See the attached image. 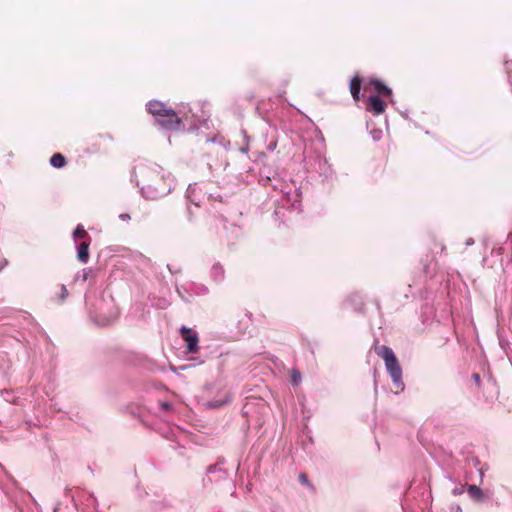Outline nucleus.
<instances>
[{"mask_svg":"<svg viewBox=\"0 0 512 512\" xmlns=\"http://www.w3.org/2000/svg\"><path fill=\"white\" fill-rule=\"evenodd\" d=\"M231 400V396L229 393H225L224 395V398L222 400H214V401H210L208 403V406L210 408H217V407H221L223 406L224 404L228 403L229 401Z\"/></svg>","mask_w":512,"mask_h":512,"instance_id":"12","label":"nucleus"},{"mask_svg":"<svg viewBox=\"0 0 512 512\" xmlns=\"http://www.w3.org/2000/svg\"><path fill=\"white\" fill-rule=\"evenodd\" d=\"M74 240L88 238V234L82 225H78L73 232Z\"/></svg>","mask_w":512,"mask_h":512,"instance_id":"13","label":"nucleus"},{"mask_svg":"<svg viewBox=\"0 0 512 512\" xmlns=\"http://www.w3.org/2000/svg\"><path fill=\"white\" fill-rule=\"evenodd\" d=\"M180 333L183 338V340L187 344V350L189 353H197L199 350L198 342V334L194 331H192L190 328L186 326H182L180 328Z\"/></svg>","mask_w":512,"mask_h":512,"instance_id":"3","label":"nucleus"},{"mask_svg":"<svg viewBox=\"0 0 512 512\" xmlns=\"http://www.w3.org/2000/svg\"><path fill=\"white\" fill-rule=\"evenodd\" d=\"M168 269L171 273H176L177 271H173L172 268L168 265Z\"/></svg>","mask_w":512,"mask_h":512,"instance_id":"29","label":"nucleus"},{"mask_svg":"<svg viewBox=\"0 0 512 512\" xmlns=\"http://www.w3.org/2000/svg\"><path fill=\"white\" fill-rule=\"evenodd\" d=\"M451 512H462V508L459 505H452L450 508Z\"/></svg>","mask_w":512,"mask_h":512,"instance_id":"19","label":"nucleus"},{"mask_svg":"<svg viewBox=\"0 0 512 512\" xmlns=\"http://www.w3.org/2000/svg\"><path fill=\"white\" fill-rule=\"evenodd\" d=\"M50 164L54 168H62L66 165V159L65 157L60 153H55L50 158Z\"/></svg>","mask_w":512,"mask_h":512,"instance_id":"9","label":"nucleus"},{"mask_svg":"<svg viewBox=\"0 0 512 512\" xmlns=\"http://www.w3.org/2000/svg\"><path fill=\"white\" fill-rule=\"evenodd\" d=\"M467 245H472L474 244V241L473 239H468L467 242H466Z\"/></svg>","mask_w":512,"mask_h":512,"instance_id":"25","label":"nucleus"},{"mask_svg":"<svg viewBox=\"0 0 512 512\" xmlns=\"http://www.w3.org/2000/svg\"><path fill=\"white\" fill-rule=\"evenodd\" d=\"M91 274H92L91 268L82 269L75 275L74 281L86 282L88 280V278L91 276Z\"/></svg>","mask_w":512,"mask_h":512,"instance_id":"11","label":"nucleus"},{"mask_svg":"<svg viewBox=\"0 0 512 512\" xmlns=\"http://www.w3.org/2000/svg\"><path fill=\"white\" fill-rule=\"evenodd\" d=\"M147 110L154 117L157 124L166 130H176L181 124L176 112L165 107L164 103L152 100L147 103Z\"/></svg>","mask_w":512,"mask_h":512,"instance_id":"1","label":"nucleus"},{"mask_svg":"<svg viewBox=\"0 0 512 512\" xmlns=\"http://www.w3.org/2000/svg\"><path fill=\"white\" fill-rule=\"evenodd\" d=\"M119 218L123 221H127L130 219V215L127 213L120 214Z\"/></svg>","mask_w":512,"mask_h":512,"instance_id":"20","label":"nucleus"},{"mask_svg":"<svg viewBox=\"0 0 512 512\" xmlns=\"http://www.w3.org/2000/svg\"><path fill=\"white\" fill-rule=\"evenodd\" d=\"M380 133H381V131H379L378 133H374V136H373V137H374V139H378V138H379V137H378V134H380Z\"/></svg>","mask_w":512,"mask_h":512,"instance_id":"27","label":"nucleus"},{"mask_svg":"<svg viewBox=\"0 0 512 512\" xmlns=\"http://www.w3.org/2000/svg\"><path fill=\"white\" fill-rule=\"evenodd\" d=\"M301 381V374L297 369H292L291 371V383L293 385H298Z\"/></svg>","mask_w":512,"mask_h":512,"instance_id":"14","label":"nucleus"},{"mask_svg":"<svg viewBox=\"0 0 512 512\" xmlns=\"http://www.w3.org/2000/svg\"><path fill=\"white\" fill-rule=\"evenodd\" d=\"M195 191V187H193L192 185H189L188 189H187V193H188V197L190 198L192 193Z\"/></svg>","mask_w":512,"mask_h":512,"instance_id":"21","label":"nucleus"},{"mask_svg":"<svg viewBox=\"0 0 512 512\" xmlns=\"http://www.w3.org/2000/svg\"><path fill=\"white\" fill-rule=\"evenodd\" d=\"M277 148V140L272 138L266 146V149L270 152H273Z\"/></svg>","mask_w":512,"mask_h":512,"instance_id":"16","label":"nucleus"},{"mask_svg":"<svg viewBox=\"0 0 512 512\" xmlns=\"http://www.w3.org/2000/svg\"><path fill=\"white\" fill-rule=\"evenodd\" d=\"M380 133H381V131H379L378 133H374V136H373V137H374V139H378V138H379V137H378V134H380Z\"/></svg>","mask_w":512,"mask_h":512,"instance_id":"28","label":"nucleus"},{"mask_svg":"<svg viewBox=\"0 0 512 512\" xmlns=\"http://www.w3.org/2000/svg\"><path fill=\"white\" fill-rule=\"evenodd\" d=\"M385 103L378 96H370L368 98V110L374 115H380L385 111Z\"/></svg>","mask_w":512,"mask_h":512,"instance_id":"4","label":"nucleus"},{"mask_svg":"<svg viewBox=\"0 0 512 512\" xmlns=\"http://www.w3.org/2000/svg\"><path fill=\"white\" fill-rule=\"evenodd\" d=\"M191 201H192V202H194V203H195V205H197V206L199 205V203H198V202H196L194 199H191Z\"/></svg>","mask_w":512,"mask_h":512,"instance_id":"30","label":"nucleus"},{"mask_svg":"<svg viewBox=\"0 0 512 512\" xmlns=\"http://www.w3.org/2000/svg\"><path fill=\"white\" fill-rule=\"evenodd\" d=\"M373 85H374V88L375 90L383 95V96H390L392 91L389 87H387L386 85H384L381 81L379 80H374L373 82Z\"/></svg>","mask_w":512,"mask_h":512,"instance_id":"10","label":"nucleus"},{"mask_svg":"<svg viewBox=\"0 0 512 512\" xmlns=\"http://www.w3.org/2000/svg\"><path fill=\"white\" fill-rule=\"evenodd\" d=\"M89 500H90L92 506H94L96 504V500L93 496H90Z\"/></svg>","mask_w":512,"mask_h":512,"instance_id":"23","label":"nucleus"},{"mask_svg":"<svg viewBox=\"0 0 512 512\" xmlns=\"http://www.w3.org/2000/svg\"><path fill=\"white\" fill-rule=\"evenodd\" d=\"M467 493L473 500L483 501L485 499L483 491L477 485H468Z\"/></svg>","mask_w":512,"mask_h":512,"instance_id":"6","label":"nucleus"},{"mask_svg":"<svg viewBox=\"0 0 512 512\" xmlns=\"http://www.w3.org/2000/svg\"><path fill=\"white\" fill-rule=\"evenodd\" d=\"M361 80L358 77H354L350 82V92L355 100L360 97Z\"/></svg>","mask_w":512,"mask_h":512,"instance_id":"7","label":"nucleus"},{"mask_svg":"<svg viewBox=\"0 0 512 512\" xmlns=\"http://www.w3.org/2000/svg\"><path fill=\"white\" fill-rule=\"evenodd\" d=\"M462 491H463L462 489L461 490L460 489L454 490V494H461Z\"/></svg>","mask_w":512,"mask_h":512,"instance_id":"26","label":"nucleus"},{"mask_svg":"<svg viewBox=\"0 0 512 512\" xmlns=\"http://www.w3.org/2000/svg\"><path fill=\"white\" fill-rule=\"evenodd\" d=\"M89 245L90 241L88 240L82 241L77 246V258L83 264H86L89 260Z\"/></svg>","mask_w":512,"mask_h":512,"instance_id":"5","label":"nucleus"},{"mask_svg":"<svg viewBox=\"0 0 512 512\" xmlns=\"http://www.w3.org/2000/svg\"><path fill=\"white\" fill-rule=\"evenodd\" d=\"M473 378L476 382H480V376L478 374H474Z\"/></svg>","mask_w":512,"mask_h":512,"instance_id":"24","label":"nucleus"},{"mask_svg":"<svg viewBox=\"0 0 512 512\" xmlns=\"http://www.w3.org/2000/svg\"><path fill=\"white\" fill-rule=\"evenodd\" d=\"M224 268L220 264H214L211 269V277L216 282H221L224 279Z\"/></svg>","mask_w":512,"mask_h":512,"instance_id":"8","label":"nucleus"},{"mask_svg":"<svg viewBox=\"0 0 512 512\" xmlns=\"http://www.w3.org/2000/svg\"><path fill=\"white\" fill-rule=\"evenodd\" d=\"M160 406L163 409H169L171 405L168 402H162Z\"/></svg>","mask_w":512,"mask_h":512,"instance_id":"22","label":"nucleus"},{"mask_svg":"<svg viewBox=\"0 0 512 512\" xmlns=\"http://www.w3.org/2000/svg\"><path fill=\"white\" fill-rule=\"evenodd\" d=\"M298 479H299L301 484L306 485L310 489H313V486L309 482L308 477H307V475L305 473H300Z\"/></svg>","mask_w":512,"mask_h":512,"instance_id":"15","label":"nucleus"},{"mask_svg":"<svg viewBox=\"0 0 512 512\" xmlns=\"http://www.w3.org/2000/svg\"><path fill=\"white\" fill-rule=\"evenodd\" d=\"M218 470H219V471H221V472H223V471L218 467V465H217V464H215V465H210V466H208V468H207V472H208V473H210V474H211V473H215V472H216V471H218Z\"/></svg>","mask_w":512,"mask_h":512,"instance_id":"18","label":"nucleus"},{"mask_svg":"<svg viewBox=\"0 0 512 512\" xmlns=\"http://www.w3.org/2000/svg\"><path fill=\"white\" fill-rule=\"evenodd\" d=\"M67 296H68V290H67V288H66V286H65V285H62V286H61V295H60V299L63 301V300H65V299L67 298Z\"/></svg>","mask_w":512,"mask_h":512,"instance_id":"17","label":"nucleus"},{"mask_svg":"<svg viewBox=\"0 0 512 512\" xmlns=\"http://www.w3.org/2000/svg\"><path fill=\"white\" fill-rule=\"evenodd\" d=\"M376 353L384 360L386 369L392 378L395 387L403 390L404 384L402 381V369L393 350L388 346L381 345L376 348Z\"/></svg>","mask_w":512,"mask_h":512,"instance_id":"2","label":"nucleus"}]
</instances>
